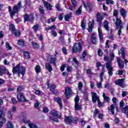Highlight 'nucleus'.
Segmentation results:
<instances>
[{"instance_id":"obj_54","label":"nucleus","mask_w":128,"mask_h":128,"mask_svg":"<svg viewBox=\"0 0 128 128\" xmlns=\"http://www.w3.org/2000/svg\"><path fill=\"white\" fill-rule=\"evenodd\" d=\"M110 62H112V60H114V52H112L110 54Z\"/></svg>"},{"instance_id":"obj_15","label":"nucleus","mask_w":128,"mask_h":128,"mask_svg":"<svg viewBox=\"0 0 128 128\" xmlns=\"http://www.w3.org/2000/svg\"><path fill=\"white\" fill-rule=\"evenodd\" d=\"M48 60L50 64H52L54 62H56V58L50 55L48 56Z\"/></svg>"},{"instance_id":"obj_21","label":"nucleus","mask_w":128,"mask_h":128,"mask_svg":"<svg viewBox=\"0 0 128 128\" xmlns=\"http://www.w3.org/2000/svg\"><path fill=\"white\" fill-rule=\"evenodd\" d=\"M72 16V13L70 12L68 14H66L64 16V20L66 22H68L70 20V18Z\"/></svg>"},{"instance_id":"obj_27","label":"nucleus","mask_w":128,"mask_h":128,"mask_svg":"<svg viewBox=\"0 0 128 128\" xmlns=\"http://www.w3.org/2000/svg\"><path fill=\"white\" fill-rule=\"evenodd\" d=\"M91 40L92 44H98V40H96V37L95 35H93L91 38Z\"/></svg>"},{"instance_id":"obj_17","label":"nucleus","mask_w":128,"mask_h":128,"mask_svg":"<svg viewBox=\"0 0 128 128\" xmlns=\"http://www.w3.org/2000/svg\"><path fill=\"white\" fill-rule=\"evenodd\" d=\"M43 4H44V6L46 8V10H52V6L48 4V2L46 1H43Z\"/></svg>"},{"instance_id":"obj_6","label":"nucleus","mask_w":128,"mask_h":128,"mask_svg":"<svg viewBox=\"0 0 128 128\" xmlns=\"http://www.w3.org/2000/svg\"><path fill=\"white\" fill-rule=\"evenodd\" d=\"M17 98L18 102H28V100H26V97H24V96L22 93H19L17 95Z\"/></svg>"},{"instance_id":"obj_34","label":"nucleus","mask_w":128,"mask_h":128,"mask_svg":"<svg viewBox=\"0 0 128 128\" xmlns=\"http://www.w3.org/2000/svg\"><path fill=\"white\" fill-rule=\"evenodd\" d=\"M4 70H6V67L4 66H0V76H2V74H4Z\"/></svg>"},{"instance_id":"obj_60","label":"nucleus","mask_w":128,"mask_h":128,"mask_svg":"<svg viewBox=\"0 0 128 128\" xmlns=\"http://www.w3.org/2000/svg\"><path fill=\"white\" fill-rule=\"evenodd\" d=\"M102 81L100 80L98 83L96 84L97 88H102Z\"/></svg>"},{"instance_id":"obj_37","label":"nucleus","mask_w":128,"mask_h":128,"mask_svg":"<svg viewBox=\"0 0 128 128\" xmlns=\"http://www.w3.org/2000/svg\"><path fill=\"white\" fill-rule=\"evenodd\" d=\"M29 126L30 128H38V126L32 122L29 123Z\"/></svg>"},{"instance_id":"obj_45","label":"nucleus","mask_w":128,"mask_h":128,"mask_svg":"<svg viewBox=\"0 0 128 128\" xmlns=\"http://www.w3.org/2000/svg\"><path fill=\"white\" fill-rule=\"evenodd\" d=\"M56 8L58 12H62V9L60 8V4H56Z\"/></svg>"},{"instance_id":"obj_29","label":"nucleus","mask_w":128,"mask_h":128,"mask_svg":"<svg viewBox=\"0 0 128 128\" xmlns=\"http://www.w3.org/2000/svg\"><path fill=\"white\" fill-rule=\"evenodd\" d=\"M104 26L106 30H110V27H108V22L105 21L104 22Z\"/></svg>"},{"instance_id":"obj_31","label":"nucleus","mask_w":128,"mask_h":128,"mask_svg":"<svg viewBox=\"0 0 128 128\" xmlns=\"http://www.w3.org/2000/svg\"><path fill=\"white\" fill-rule=\"evenodd\" d=\"M40 28V24H36L34 25L32 27L33 30L35 32H36L38 30V28Z\"/></svg>"},{"instance_id":"obj_13","label":"nucleus","mask_w":128,"mask_h":128,"mask_svg":"<svg viewBox=\"0 0 128 128\" xmlns=\"http://www.w3.org/2000/svg\"><path fill=\"white\" fill-rule=\"evenodd\" d=\"M72 93V90L70 89V87H67L66 88L64 94L66 98H68V96H70Z\"/></svg>"},{"instance_id":"obj_64","label":"nucleus","mask_w":128,"mask_h":128,"mask_svg":"<svg viewBox=\"0 0 128 128\" xmlns=\"http://www.w3.org/2000/svg\"><path fill=\"white\" fill-rule=\"evenodd\" d=\"M72 61L76 64V66H78V61L76 58H73Z\"/></svg>"},{"instance_id":"obj_4","label":"nucleus","mask_w":128,"mask_h":128,"mask_svg":"<svg viewBox=\"0 0 128 128\" xmlns=\"http://www.w3.org/2000/svg\"><path fill=\"white\" fill-rule=\"evenodd\" d=\"M82 44L80 42L76 43L72 48V52L75 54L76 52H80L82 50Z\"/></svg>"},{"instance_id":"obj_51","label":"nucleus","mask_w":128,"mask_h":128,"mask_svg":"<svg viewBox=\"0 0 128 128\" xmlns=\"http://www.w3.org/2000/svg\"><path fill=\"white\" fill-rule=\"evenodd\" d=\"M39 10L41 14H44V8H42V6H40Z\"/></svg>"},{"instance_id":"obj_35","label":"nucleus","mask_w":128,"mask_h":128,"mask_svg":"<svg viewBox=\"0 0 128 128\" xmlns=\"http://www.w3.org/2000/svg\"><path fill=\"white\" fill-rule=\"evenodd\" d=\"M24 22H30V15L26 14L24 16Z\"/></svg>"},{"instance_id":"obj_44","label":"nucleus","mask_w":128,"mask_h":128,"mask_svg":"<svg viewBox=\"0 0 128 128\" xmlns=\"http://www.w3.org/2000/svg\"><path fill=\"white\" fill-rule=\"evenodd\" d=\"M18 46H24V40H18Z\"/></svg>"},{"instance_id":"obj_46","label":"nucleus","mask_w":128,"mask_h":128,"mask_svg":"<svg viewBox=\"0 0 128 128\" xmlns=\"http://www.w3.org/2000/svg\"><path fill=\"white\" fill-rule=\"evenodd\" d=\"M124 27L122 26H120L119 27L117 28H118V35L119 36H120V34H122V28Z\"/></svg>"},{"instance_id":"obj_59","label":"nucleus","mask_w":128,"mask_h":128,"mask_svg":"<svg viewBox=\"0 0 128 128\" xmlns=\"http://www.w3.org/2000/svg\"><path fill=\"white\" fill-rule=\"evenodd\" d=\"M8 116L10 120L12 118V110H10L8 111Z\"/></svg>"},{"instance_id":"obj_33","label":"nucleus","mask_w":128,"mask_h":128,"mask_svg":"<svg viewBox=\"0 0 128 128\" xmlns=\"http://www.w3.org/2000/svg\"><path fill=\"white\" fill-rule=\"evenodd\" d=\"M102 96L104 98V100H105L107 102L110 100V97L106 96V94L103 93Z\"/></svg>"},{"instance_id":"obj_49","label":"nucleus","mask_w":128,"mask_h":128,"mask_svg":"<svg viewBox=\"0 0 128 128\" xmlns=\"http://www.w3.org/2000/svg\"><path fill=\"white\" fill-rule=\"evenodd\" d=\"M106 4H114V2L112 0H106Z\"/></svg>"},{"instance_id":"obj_25","label":"nucleus","mask_w":128,"mask_h":128,"mask_svg":"<svg viewBox=\"0 0 128 128\" xmlns=\"http://www.w3.org/2000/svg\"><path fill=\"white\" fill-rule=\"evenodd\" d=\"M104 72H105L104 68H102V72L100 75V78L102 82L104 81Z\"/></svg>"},{"instance_id":"obj_57","label":"nucleus","mask_w":128,"mask_h":128,"mask_svg":"<svg viewBox=\"0 0 128 128\" xmlns=\"http://www.w3.org/2000/svg\"><path fill=\"white\" fill-rule=\"evenodd\" d=\"M113 14L114 16H116V18H118V11L116 10H114L113 12Z\"/></svg>"},{"instance_id":"obj_42","label":"nucleus","mask_w":128,"mask_h":128,"mask_svg":"<svg viewBox=\"0 0 128 128\" xmlns=\"http://www.w3.org/2000/svg\"><path fill=\"white\" fill-rule=\"evenodd\" d=\"M24 54L26 58H30V52H24Z\"/></svg>"},{"instance_id":"obj_11","label":"nucleus","mask_w":128,"mask_h":128,"mask_svg":"<svg viewBox=\"0 0 128 128\" xmlns=\"http://www.w3.org/2000/svg\"><path fill=\"white\" fill-rule=\"evenodd\" d=\"M117 63L118 64V66L122 70L124 68V62L122 61L120 58L117 57Z\"/></svg>"},{"instance_id":"obj_48","label":"nucleus","mask_w":128,"mask_h":128,"mask_svg":"<svg viewBox=\"0 0 128 128\" xmlns=\"http://www.w3.org/2000/svg\"><path fill=\"white\" fill-rule=\"evenodd\" d=\"M77 16H80L82 14V7H80L76 12Z\"/></svg>"},{"instance_id":"obj_14","label":"nucleus","mask_w":128,"mask_h":128,"mask_svg":"<svg viewBox=\"0 0 128 128\" xmlns=\"http://www.w3.org/2000/svg\"><path fill=\"white\" fill-rule=\"evenodd\" d=\"M50 114H52V116H56L58 118H62V115H58V112L54 110H52V111H51Z\"/></svg>"},{"instance_id":"obj_19","label":"nucleus","mask_w":128,"mask_h":128,"mask_svg":"<svg viewBox=\"0 0 128 128\" xmlns=\"http://www.w3.org/2000/svg\"><path fill=\"white\" fill-rule=\"evenodd\" d=\"M84 96L83 98H84V100L86 102H88V90H86V89H85L84 91Z\"/></svg>"},{"instance_id":"obj_12","label":"nucleus","mask_w":128,"mask_h":128,"mask_svg":"<svg viewBox=\"0 0 128 128\" xmlns=\"http://www.w3.org/2000/svg\"><path fill=\"white\" fill-rule=\"evenodd\" d=\"M102 20H104V16L101 15L100 14V12H98L96 14V20L97 22H98L100 24H102Z\"/></svg>"},{"instance_id":"obj_52","label":"nucleus","mask_w":128,"mask_h":128,"mask_svg":"<svg viewBox=\"0 0 128 128\" xmlns=\"http://www.w3.org/2000/svg\"><path fill=\"white\" fill-rule=\"evenodd\" d=\"M23 122H24V124H30V120H28L26 118H23Z\"/></svg>"},{"instance_id":"obj_18","label":"nucleus","mask_w":128,"mask_h":128,"mask_svg":"<svg viewBox=\"0 0 128 128\" xmlns=\"http://www.w3.org/2000/svg\"><path fill=\"white\" fill-rule=\"evenodd\" d=\"M94 20H92V22H89V23H88L89 29L88 30L90 32H92V28H94Z\"/></svg>"},{"instance_id":"obj_62","label":"nucleus","mask_w":128,"mask_h":128,"mask_svg":"<svg viewBox=\"0 0 128 128\" xmlns=\"http://www.w3.org/2000/svg\"><path fill=\"white\" fill-rule=\"evenodd\" d=\"M32 46H33V48H38V44H36V42H33L32 43Z\"/></svg>"},{"instance_id":"obj_9","label":"nucleus","mask_w":128,"mask_h":128,"mask_svg":"<svg viewBox=\"0 0 128 128\" xmlns=\"http://www.w3.org/2000/svg\"><path fill=\"white\" fill-rule=\"evenodd\" d=\"M20 64H18L16 65V66L12 68L13 74H18V76H20Z\"/></svg>"},{"instance_id":"obj_26","label":"nucleus","mask_w":128,"mask_h":128,"mask_svg":"<svg viewBox=\"0 0 128 128\" xmlns=\"http://www.w3.org/2000/svg\"><path fill=\"white\" fill-rule=\"evenodd\" d=\"M98 32L100 42H102L104 38V36H102V30H100V27L98 28Z\"/></svg>"},{"instance_id":"obj_55","label":"nucleus","mask_w":128,"mask_h":128,"mask_svg":"<svg viewBox=\"0 0 128 128\" xmlns=\"http://www.w3.org/2000/svg\"><path fill=\"white\" fill-rule=\"evenodd\" d=\"M100 114V112H98V110L96 109L94 112V118H96V116L97 114Z\"/></svg>"},{"instance_id":"obj_56","label":"nucleus","mask_w":128,"mask_h":128,"mask_svg":"<svg viewBox=\"0 0 128 128\" xmlns=\"http://www.w3.org/2000/svg\"><path fill=\"white\" fill-rule=\"evenodd\" d=\"M34 16L33 14H30V18L29 22H34Z\"/></svg>"},{"instance_id":"obj_41","label":"nucleus","mask_w":128,"mask_h":128,"mask_svg":"<svg viewBox=\"0 0 128 128\" xmlns=\"http://www.w3.org/2000/svg\"><path fill=\"white\" fill-rule=\"evenodd\" d=\"M10 30L12 32H14V30H16V26H14V24H10Z\"/></svg>"},{"instance_id":"obj_16","label":"nucleus","mask_w":128,"mask_h":128,"mask_svg":"<svg viewBox=\"0 0 128 128\" xmlns=\"http://www.w3.org/2000/svg\"><path fill=\"white\" fill-rule=\"evenodd\" d=\"M114 108H116V110H118V106H114V104H112L110 106V109L109 110V111L112 114H114Z\"/></svg>"},{"instance_id":"obj_40","label":"nucleus","mask_w":128,"mask_h":128,"mask_svg":"<svg viewBox=\"0 0 128 128\" xmlns=\"http://www.w3.org/2000/svg\"><path fill=\"white\" fill-rule=\"evenodd\" d=\"M56 30V26L53 25L51 26L46 28V30Z\"/></svg>"},{"instance_id":"obj_3","label":"nucleus","mask_w":128,"mask_h":128,"mask_svg":"<svg viewBox=\"0 0 128 128\" xmlns=\"http://www.w3.org/2000/svg\"><path fill=\"white\" fill-rule=\"evenodd\" d=\"M106 68L108 70V74L109 76H112V70H114V68H112V64L111 61H108L106 63Z\"/></svg>"},{"instance_id":"obj_2","label":"nucleus","mask_w":128,"mask_h":128,"mask_svg":"<svg viewBox=\"0 0 128 128\" xmlns=\"http://www.w3.org/2000/svg\"><path fill=\"white\" fill-rule=\"evenodd\" d=\"M64 122L67 124H76L78 122V118H72V116H67L65 117Z\"/></svg>"},{"instance_id":"obj_50","label":"nucleus","mask_w":128,"mask_h":128,"mask_svg":"<svg viewBox=\"0 0 128 128\" xmlns=\"http://www.w3.org/2000/svg\"><path fill=\"white\" fill-rule=\"evenodd\" d=\"M71 2L72 8H76V0H71Z\"/></svg>"},{"instance_id":"obj_43","label":"nucleus","mask_w":128,"mask_h":128,"mask_svg":"<svg viewBox=\"0 0 128 128\" xmlns=\"http://www.w3.org/2000/svg\"><path fill=\"white\" fill-rule=\"evenodd\" d=\"M81 28L83 30H86V23H84V20H82V22L81 23Z\"/></svg>"},{"instance_id":"obj_22","label":"nucleus","mask_w":128,"mask_h":128,"mask_svg":"<svg viewBox=\"0 0 128 128\" xmlns=\"http://www.w3.org/2000/svg\"><path fill=\"white\" fill-rule=\"evenodd\" d=\"M46 68L48 70V72H50L52 70V66L50 64V63H46L45 64Z\"/></svg>"},{"instance_id":"obj_36","label":"nucleus","mask_w":128,"mask_h":128,"mask_svg":"<svg viewBox=\"0 0 128 128\" xmlns=\"http://www.w3.org/2000/svg\"><path fill=\"white\" fill-rule=\"evenodd\" d=\"M6 48L8 50H12V46H10V43L8 42H6Z\"/></svg>"},{"instance_id":"obj_39","label":"nucleus","mask_w":128,"mask_h":128,"mask_svg":"<svg viewBox=\"0 0 128 128\" xmlns=\"http://www.w3.org/2000/svg\"><path fill=\"white\" fill-rule=\"evenodd\" d=\"M122 112L124 114H128V106H126L122 108Z\"/></svg>"},{"instance_id":"obj_61","label":"nucleus","mask_w":128,"mask_h":128,"mask_svg":"<svg viewBox=\"0 0 128 128\" xmlns=\"http://www.w3.org/2000/svg\"><path fill=\"white\" fill-rule=\"evenodd\" d=\"M122 74H124V71H122V70H118L116 71V74H118V76H122Z\"/></svg>"},{"instance_id":"obj_38","label":"nucleus","mask_w":128,"mask_h":128,"mask_svg":"<svg viewBox=\"0 0 128 128\" xmlns=\"http://www.w3.org/2000/svg\"><path fill=\"white\" fill-rule=\"evenodd\" d=\"M34 94H36L37 96H44V92L40 90H36Z\"/></svg>"},{"instance_id":"obj_20","label":"nucleus","mask_w":128,"mask_h":128,"mask_svg":"<svg viewBox=\"0 0 128 128\" xmlns=\"http://www.w3.org/2000/svg\"><path fill=\"white\" fill-rule=\"evenodd\" d=\"M55 101L59 104L60 108H62V99H60V98L58 97L56 98Z\"/></svg>"},{"instance_id":"obj_63","label":"nucleus","mask_w":128,"mask_h":128,"mask_svg":"<svg viewBox=\"0 0 128 128\" xmlns=\"http://www.w3.org/2000/svg\"><path fill=\"white\" fill-rule=\"evenodd\" d=\"M86 51L84 50L82 54V57H81V58H82V60H84V58H86Z\"/></svg>"},{"instance_id":"obj_28","label":"nucleus","mask_w":128,"mask_h":128,"mask_svg":"<svg viewBox=\"0 0 128 128\" xmlns=\"http://www.w3.org/2000/svg\"><path fill=\"white\" fill-rule=\"evenodd\" d=\"M120 12L121 16H122L124 18L126 16V11L124 9V8L121 9Z\"/></svg>"},{"instance_id":"obj_53","label":"nucleus","mask_w":128,"mask_h":128,"mask_svg":"<svg viewBox=\"0 0 128 128\" xmlns=\"http://www.w3.org/2000/svg\"><path fill=\"white\" fill-rule=\"evenodd\" d=\"M82 86H84V85L82 84V82H80L78 84V89L80 90H82Z\"/></svg>"},{"instance_id":"obj_58","label":"nucleus","mask_w":128,"mask_h":128,"mask_svg":"<svg viewBox=\"0 0 128 128\" xmlns=\"http://www.w3.org/2000/svg\"><path fill=\"white\" fill-rule=\"evenodd\" d=\"M8 128H14V124L12 123V122H8Z\"/></svg>"},{"instance_id":"obj_24","label":"nucleus","mask_w":128,"mask_h":128,"mask_svg":"<svg viewBox=\"0 0 128 128\" xmlns=\"http://www.w3.org/2000/svg\"><path fill=\"white\" fill-rule=\"evenodd\" d=\"M19 72H20V74H22V76H24V74H26V67L24 66H22L21 68L20 67L19 69Z\"/></svg>"},{"instance_id":"obj_32","label":"nucleus","mask_w":128,"mask_h":128,"mask_svg":"<svg viewBox=\"0 0 128 128\" xmlns=\"http://www.w3.org/2000/svg\"><path fill=\"white\" fill-rule=\"evenodd\" d=\"M36 72V74H38L40 72V65H36V67L34 68Z\"/></svg>"},{"instance_id":"obj_47","label":"nucleus","mask_w":128,"mask_h":128,"mask_svg":"<svg viewBox=\"0 0 128 128\" xmlns=\"http://www.w3.org/2000/svg\"><path fill=\"white\" fill-rule=\"evenodd\" d=\"M56 85H52L50 86V90L52 92V94H54V90L56 89Z\"/></svg>"},{"instance_id":"obj_23","label":"nucleus","mask_w":128,"mask_h":128,"mask_svg":"<svg viewBox=\"0 0 128 128\" xmlns=\"http://www.w3.org/2000/svg\"><path fill=\"white\" fill-rule=\"evenodd\" d=\"M122 24V20L120 19H118V18L116 17V25L117 28H120V26H121Z\"/></svg>"},{"instance_id":"obj_7","label":"nucleus","mask_w":128,"mask_h":128,"mask_svg":"<svg viewBox=\"0 0 128 128\" xmlns=\"http://www.w3.org/2000/svg\"><path fill=\"white\" fill-rule=\"evenodd\" d=\"M74 102H75V106H74V108L75 110H80L82 108V107L80 104H78V102H80V98L78 96H76L74 98Z\"/></svg>"},{"instance_id":"obj_1","label":"nucleus","mask_w":128,"mask_h":128,"mask_svg":"<svg viewBox=\"0 0 128 128\" xmlns=\"http://www.w3.org/2000/svg\"><path fill=\"white\" fill-rule=\"evenodd\" d=\"M20 8H22V2H20L17 5H15L13 7V10L12 11V7L10 6H8V10L10 12V16L11 18H14V16L16 14H18V12H20Z\"/></svg>"},{"instance_id":"obj_8","label":"nucleus","mask_w":128,"mask_h":128,"mask_svg":"<svg viewBox=\"0 0 128 128\" xmlns=\"http://www.w3.org/2000/svg\"><path fill=\"white\" fill-rule=\"evenodd\" d=\"M0 128L4 124H6V119L5 118L2 117V111L0 110Z\"/></svg>"},{"instance_id":"obj_10","label":"nucleus","mask_w":128,"mask_h":128,"mask_svg":"<svg viewBox=\"0 0 128 128\" xmlns=\"http://www.w3.org/2000/svg\"><path fill=\"white\" fill-rule=\"evenodd\" d=\"M92 102L94 103L96 102V100L98 101L100 100V98L98 97V94L94 92H92Z\"/></svg>"},{"instance_id":"obj_5","label":"nucleus","mask_w":128,"mask_h":128,"mask_svg":"<svg viewBox=\"0 0 128 128\" xmlns=\"http://www.w3.org/2000/svg\"><path fill=\"white\" fill-rule=\"evenodd\" d=\"M115 84L119 86L121 88H126V84H124V78L118 79L115 82Z\"/></svg>"},{"instance_id":"obj_30","label":"nucleus","mask_w":128,"mask_h":128,"mask_svg":"<svg viewBox=\"0 0 128 128\" xmlns=\"http://www.w3.org/2000/svg\"><path fill=\"white\" fill-rule=\"evenodd\" d=\"M12 34H14L16 36H20V30H16L13 31V32H12Z\"/></svg>"}]
</instances>
